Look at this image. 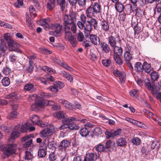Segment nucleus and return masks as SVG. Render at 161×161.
Wrapping results in <instances>:
<instances>
[{
    "label": "nucleus",
    "mask_w": 161,
    "mask_h": 161,
    "mask_svg": "<svg viewBox=\"0 0 161 161\" xmlns=\"http://www.w3.org/2000/svg\"><path fill=\"white\" fill-rule=\"evenodd\" d=\"M101 10V6L97 3H95L92 6L89 7L86 11V14L88 18L94 19Z\"/></svg>",
    "instance_id": "nucleus-1"
},
{
    "label": "nucleus",
    "mask_w": 161,
    "mask_h": 161,
    "mask_svg": "<svg viewBox=\"0 0 161 161\" xmlns=\"http://www.w3.org/2000/svg\"><path fill=\"white\" fill-rule=\"evenodd\" d=\"M80 19L81 21L84 22L86 24V26L89 25H92L94 29L97 30V20L95 19H91L89 20L86 21L87 16L83 13H82L80 15Z\"/></svg>",
    "instance_id": "nucleus-2"
},
{
    "label": "nucleus",
    "mask_w": 161,
    "mask_h": 161,
    "mask_svg": "<svg viewBox=\"0 0 161 161\" xmlns=\"http://www.w3.org/2000/svg\"><path fill=\"white\" fill-rule=\"evenodd\" d=\"M76 16L75 13H73L70 15H65L63 17V24L64 28L70 27L71 24L73 23L74 20L76 19Z\"/></svg>",
    "instance_id": "nucleus-3"
},
{
    "label": "nucleus",
    "mask_w": 161,
    "mask_h": 161,
    "mask_svg": "<svg viewBox=\"0 0 161 161\" xmlns=\"http://www.w3.org/2000/svg\"><path fill=\"white\" fill-rule=\"evenodd\" d=\"M53 116L58 119L62 121L65 120L66 122H70L76 120L74 117H69L67 119L65 118L66 114L63 111L56 112L53 114Z\"/></svg>",
    "instance_id": "nucleus-4"
},
{
    "label": "nucleus",
    "mask_w": 161,
    "mask_h": 161,
    "mask_svg": "<svg viewBox=\"0 0 161 161\" xmlns=\"http://www.w3.org/2000/svg\"><path fill=\"white\" fill-rule=\"evenodd\" d=\"M9 49L10 51H14L20 53H22V50L20 49V46L19 44L13 40H10L8 41Z\"/></svg>",
    "instance_id": "nucleus-5"
},
{
    "label": "nucleus",
    "mask_w": 161,
    "mask_h": 161,
    "mask_svg": "<svg viewBox=\"0 0 161 161\" xmlns=\"http://www.w3.org/2000/svg\"><path fill=\"white\" fill-rule=\"evenodd\" d=\"M16 147V144L13 143L7 146L6 147L3 149L2 151L4 154L7 156H9L15 153Z\"/></svg>",
    "instance_id": "nucleus-6"
},
{
    "label": "nucleus",
    "mask_w": 161,
    "mask_h": 161,
    "mask_svg": "<svg viewBox=\"0 0 161 161\" xmlns=\"http://www.w3.org/2000/svg\"><path fill=\"white\" fill-rule=\"evenodd\" d=\"M108 43L111 47H113L116 45L117 42H119L121 40L119 36L118 35L115 36H109L108 37Z\"/></svg>",
    "instance_id": "nucleus-7"
},
{
    "label": "nucleus",
    "mask_w": 161,
    "mask_h": 161,
    "mask_svg": "<svg viewBox=\"0 0 161 161\" xmlns=\"http://www.w3.org/2000/svg\"><path fill=\"white\" fill-rule=\"evenodd\" d=\"M30 120L34 125H37L41 127H44L47 126L46 124L40 120L39 117L37 115H33L31 118Z\"/></svg>",
    "instance_id": "nucleus-8"
},
{
    "label": "nucleus",
    "mask_w": 161,
    "mask_h": 161,
    "mask_svg": "<svg viewBox=\"0 0 161 161\" xmlns=\"http://www.w3.org/2000/svg\"><path fill=\"white\" fill-rule=\"evenodd\" d=\"M114 75L116 77H119L120 82L124 84L126 80V75L123 71H121L117 69L114 70L113 72Z\"/></svg>",
    "instance_id": "nucleus-9"
},
{
    "label": "nucleus",
    "mask_w": 161,
    "mask_h": 161,
    "mask_svg": "<svg viewBox=\"0 0 161 161\" xmlns=\"http://www.w3.org/2000/svg\"><path fill=\"white\" fill-rule=\"evenodd\" d=\"M146 86L149 90H151L153 94L157 93L159 88L155 86L154 83L151 82L149 80L146 83Z\"/></svg>",
    "instance_id": "nucleus-10"
},
{
    "label": "nucleus",
    "mask_w": 161,
    "mask_h": 161,
    "mask_svg": "<svg viewBox=\"0 0 161 161\" xmlns=\"http://www.w3.org/2000/svg\"><path fill=\"white\" fill-rule=\"evenodd\" d=\"M58 102L62 103L68 109L73 111L75 110L76 109V107L74 105L66 100L63 99H59L58 100Z\"/></svg>",
    "instance_id": "nucleus-11"
},
{
    "label": "nucleus",
    "mask_w": 161,
    "mask_h": 161,
    "mask_svg": "<svg viewBox=\"0 0 161 161\" xmlns=\"http://www.w3.org/2000/svg\"><path fill=\"white\" fill-rule=\"evenodd\" d=\"M70 145V142L67 140L64 139L61 142L58 146V149L61 151H65Z\"/></svg>",
    "instance_id": "nucleus-12"
},
{
    "label": "nucleus",
    "mask_w": 161,
    "mask_h": 161,
    "mask_svg": "<svg viewBox=\"0 0 161 161\" xmlns=\"http://www.w3.org/2000/svg\"><path fill=\"white\" fill-rule=\"evenodd\" d=\"M45 104V102L43 99L36 100L34 104L32 105L31 107L33 110H35V109L37 108H42L44 106Z\"/></svg>",
    "instance_id": "nucleus-13"
},
{
    "label": "nucleus",
    "mask_w": 161,
    "mask_h": 161,
    "mask_svg": "<svg viewBox=\"0 0 161 161\" xmlns=\"http://www.w3.org/2000/svg\"><path fill=\"white\" fill-rule=\"evenodd\" d=\"M20 125L19 124L17 125L14 127V129L16 130H19L23 133L27 131L28 130V123H26L21 126L20 128Z\"/></svg>",
    "instance_id": "nucleus-14"
},
{
    "label": "nucleus",
    "mask_w": 161,
    "mask_h": 161,
    "mask_svg": "<svg viewBox=\"0 0 161 161\" xmlns=\"http://www.w3.org/2000/svg\"><path fill=\"white\" fill-rule=\"evenodd\" d=\"M100 25L102 30L105 32L109 31V26L108 22L107 21L105 20L101 21Z\"/></svg>",
    "instance_id": "nucleus-15"
},
{
    "label": "nucleus",
    "mask_w": 161,
    "mask_h": 161,
    "mask_svg": "<svg viewBox=\"0 0 161 161\" xmlns=\"http://www.w3.org/2000/svg\"><path fill=\"white\" fill-rule=\"evenodd\" d=\"M33 96H35L37 99L47 98L51 97V95L49 93L42 92L37 95L33 94Z\"/></svg>",
    "instance_id": "nucleus-16"
},
{
    "label": "nucleus",
    "mask_w": 161,
    "mask_h": 161,
    "mask_svg": "<svg viewBox=\"0 0 161 161\" xmlns=\"http://www.w3.org/2000/svg\"><path fill=\"white\" fill-rule=\"evenodd\" d=\"M100 45L102 51L104 53H108L110 50L109 45L105 42H101Z\"/></svg>",
    "instance_id": "nucleus-17"
},
{
    "label": "nucleus",
    "mask_w": 161,
    "mask_h": 161,
    "mask_svg": "<svg viewBox=\"0 0 161 161\" xmlns=\"http://www.w3.org/2000/svg\"><path fill=\"white\" fill-rule=\"evenodd\" d=\"M70 27L64 28L65 34V38L68 40L74 37L72 35L71 32L70 31Z\"/></svg>",
    "instance_id": "nucleus-18"
},
{
    "label": "nucleus",
    "mask_w": 161,
    "mask_h": 161,
    "mask_svg": "<svg viewBox=\"0 0 161 161\" xmlns=\"http://www.w3.org/2000/svg\"><path fill=\"white\" fill-rule=\"evenodd\" d=\"M92 25H88L86 26V28L85 27V29L84 30V33L85 36L86 38L90 37V36L91 35V32L92 29Z\"/></svg>",
    "instance_id": "nucleus-19"
},
{
    "label": "nucleus",
    "mask_w": 161,
    "mask_h": 161,
    "mask_svg": "<svg viewBox=\"0 0 161 161\" xmlns=\"http://www.w3.org/2000/svg\"><path fill=\"white\" fill-rule=\"evenodd\" d=\"M90 40L92 43L97 45L100 43V39L96 35L92 34L90 36Z\"/></svg>",
    "instance_id": "nucleus-20"
},
{
    "label": "nucleus",
    "mask_w": 161,
    "mask_h": 161,
    "mask_svg": "<svg viewBox=\"0 0 161 161\" xmlns=\"http://www.w3.org/2000/svg\"><path fill=\"white\" fill-rule=\"evenodd\" d=\"M50 20L48 18L41 19L39 21V24L43 26L46 28L49 27V25H48V24Z\"/></svg>",
    "instance_id": "nucleus-21"
},
{
    "label": "nucleus",
    "mask_w": 161,
    "mask_h": 161,
    "mask_svg": "<svg viewBox=\"0 0 161 161\" xmlns=\"http://www.w3.org/2000/svg\"><path fill=\"white\" fill-rule=\"evenodd\" d=\"M114 53L115 54L114 56H121L123 53V50L122 48L117 46L113 47Z\"/></svg>",
    "instance_id": "nucleus-22"
},
{
    "label": "nucleus",
    "mask_w": 161,
    "mask_h": 161,
    "mask_svg": "<svg viewBox=\"0 0 161 161\" xmlns=\"http://www.w3.org/2000/svg\"><path fill=\"white\" fill-rule=\"evenodd\" d=\"M24 89L26 91L32 92L34 91L35 88L33 84L28 83L26 84L24 86Z\"/></svg>",
    "instance_id": "nucleus-23"
},
{
    "label": "nucleus",
    "mask_w": 161,
    "mask_h": 161,
    "mask_svg": "<svg viewBox=\"0 0 161 161\" xmlns=\"http://www.w3.org/2000/svg\"><path fill=\"white\" fill-rule=\"evenodd\" d=\"M116 143L118 146L122 147L126 145L127 142L125 138L120 137L117 140Z\"/></svg>",
    "instance_id": "nucleus-24"
},
{
    "label": "nucleus",
    "mask_w": 161,
    "mask_h": 161,
    "mask_svg": "<svg viewBox=\"0 0 161 161\" xmlns=\"http://www.w3.org/2000/svg\"><path fill=\"white\" fill-rule=\"evenodd\" d=\"M131 53L129 52H125L124 54V58L127 64H129L130 61L132 59V57Z\"/></svg>",
    "instance_id": "nucleus-25"
},
{
    "label": "nucleus",
    "mask_w": 161,
    "mask_h": 161,
    "mask_svg": "<svg viewBox=\"0 0 161 161\" xmlns=\"http://www.w3.org/2000/svg\"><path fill=\"white\" fill-rule=\"evenodd\" d=\"M69 122L68 124V128L71 130H77L79 128V126L76 123L74 122ZM68 123V122H67Z\"/></svg>",
    "instance_id": "nucleus-26"
},
{
    "label": "nucleus",
    "mask_w": 161,
    "mask_h": 161,
    "mask_svg": "<svg viewBox=\"0 0 161 161\" xmlns=\"http://www.w3.org/2000/svg\"><path fill=\"white\" fill-rule=\"evenodd\" d=\"M134 68L137 72H142L143 71V65L139 62H137L135 64Z\"/></svg>",
    "instance_id": "nucleus-27"
},
{
    "label": "nucleus",
    "mask_w": 161,
    "mask_h": 161,
    "mask_svg": "<svg viewBox=\"0 0 161 161\" xmlns=\"http://www.w3.org/2000/svg\"><path fill=\"white\" fill-rule=\"evenodd\" d=\"M52 131V129L50 128V127H48L41 131L40 133L43 136L46 137Z\"/></svg>",
    "instance_id": "nucleus-28"
},
{
    "label": "nucleus",
    "mask_w": 161,
    "mask_h": 161,
    "mask_svg": "<svg viewBox=\"0 0 161 161\" xmlns=\"http://www.w3.org/2000/svg\"><path fill=\"white\" fill-rule=\"evenodd\" d=\"M143 71L147 73H149L151 70V67L150 64H148L147 62H144L143 64Z\"/></svg>",
    "instance_id": "nucleus-29"
},
{
    "label": "nucleus",
    "mask_w": 161,
    "mask_h": 161,
    "mask_svg": "<svg viewBox=\"0 0 161 161\" xmlns=\"http://www.w3.org/2000/svg\"><path fill=\"white\" fill-rule=\"evenodd\" d=\"M87 157H89L90 160L92 161L96 160L99 157L98 153H90L86 154Z\"/></svg>",
    "instance_id": "nucleus-30"
},
{
    "label": "nucleus",
    "mask_w": 161,
    "mask_h": 161,
    "mask_svg": "<svg viewBox=\"0 0 161 161\" xmlns=\"http://www.w3.org/2000/svg\"><path fill=\"white\" fill-rule=\"evenodd\" d=\"M80 133L82 136L86 137L89 134V131L87 128L84 127L80 129Z\"/></svg>",
    "instance_id": "nucleus-31"
},
{
    "label": "nucleus",
    "mask_w": 161,
    "mask_h": 161,
    "mask_svg": "<svg viewBox=\"0 0 161 161\" xmlns=\"http://www.w3.org/2000/svg\"><path fill=\"white\" fill-rule=\"evenodd\" d=\"M18 115V113L17 111H12L8 116L7 118L10 119L16 118Z\"/></svg>",
    "instance_id": "nucleus-32"
},
{
    "label": "nucleus",
    "mask_w": 161,
    "mask_h": 161,
    "mask_svg": "<svg viewBox=\"0 0 161 161\" xmlns=\"http://www.w3.org/2000/svg\"><path fill=\"white\" fill-rule=\"evenodd\" d=\"M115 8L116 10L119 12H122L124 9V7L123 5L119 2L116 3Z\"/></svg>",
    "instance_id": "nucleus-33"
},
{
    "label": "nucleus",
    "mask_w": 161,
    "mask_h": 161,
    "mask_svg": "<svg viewBox=\"0 0 161 161\" xmlns=\"http://www.w3.org/2000/svg\"><path fill=\"white\" fill-rule=\"evenodd\" d=\"M60 8L61 10L64 11L66 7L65 0H57Z\"/></svg>",
    "instance_id": "nucleus-34"
},
{
    "label": "nucleus",
    "mask_w": 161,
    "mask_h": 161,
    "mask_svg": "<svg viewBox=\"0 0 161 161\" xmlns=\"http://www.w3.org/2000/svg\"><path fill=\"white\" fill-rule=\"evenodd\" d=\"M49 27H50L52 30H56L58 29H60V28H61V29H62V25L58 23L51 24L49 25Z\"/></svg>",
    "instance_id": "nucleus-35"
},
{
    "label": "nucleus",
    "mask_w": 161,
    "mask_h": 161,
    "mask_svg": "<svg viewBox=\"0 0 161 161\" xmlns=\"http://www.w3.org/2000/svg\"><path fill=\"white\" fill-rule=\"evenodd\" d=\"M1 82L4 86H7L10 84V79L8 77H4L2 80Z\"/></svg>",
    "instance_id": "nucleus-36"
},
{
    "label": "nucleus",
    "mask_w": 161,
    "mask_h": 161,
    "mask_svg": "<svg viewBox=\"0 0 161 161\" xmlns=\"http://www.w3.org/2000/svg\"><path fill=\"white\" fill-rule=\"evenodd\" d=\"M47 154V152L45 149L44 148L39 149L38 151V155L41 158L44 157Z\"/></svg>",
    "instance_id": "nucleus-37"
},
{
    "label": "nucleus",
    "mask_w": 161,
    "mask_h": 161,
    "mask_svg": "<svg viewBox=\"0 0 161 161\" xmlns=\"http://www.w3.org/2000/svg\"><path fill=\"white\" fill-rule=\"evenodd\" d=\"M129 93L130 96L134 98H136L138 95V91L135 89L131 90Z\"/></svg>",
    "instance_id": "nucleus-38"
},
{
    "label": "nucleus",
    "mask_w": 161,
    "mask_h": 161,
    "mask_svg": "<svg viewBox=\"0 0 161 161\" xmlns=\"http://www.w3.org/2000/svg\"><path fill=\"white\" fill-rule=\"evenodd\" d=\"M102 63L104 66L108 67H109L111 64V61L109 59H105L102 60Z\"/></svg>",
    "instance_id": "nucleus-39"
},
{
    "label": "nucleus",
    "mask_w": 161,
    "mask_h": 161,
    "mask_svg": "<svg viewBox=\"0 0 161 161\" xmlns=\"http://www.w3.org/2000/svg\"><path fill=\"white\" fill-rule=\"evenodd\" d=\"M34 63L33 62L30 61L29 65L26 69L27 71L30 73H31L33 71L34 69Z\"/></svg>",
    "instance_id": "nucleus-40"
},
{
    "label": "nucleus",
    "mask_w": 161,
    "mask_h": 161,
    "mask_svg": "<svg viewBox=\"0 0 161 161\" xmlns=\"http://www.w3.org/2000/svg\"><path fill=\"white\" fill-rule=\"evenodd\" d=\"M56 144L54 141H52L48 142L47 146L48 147L53 150L55 149Z\"/></svg>",
    "instance_id": "nucleus-41"
},
{
    "label": "nucleus",
    "mask_w": 161,
    "mask_h": 161,
    "mask_svg": "<svg viewBox=\"0 0 161 161\" xmlns=\"http://www.w3.org/2000/svg\"><path fill=\"white\" fill-rule=\"evenodd\" d=\"M41 69L46 72L47 73L49 72L50 73H51L52 72L54 73L55 72L54 70H53L52 69L50 68L47 66H43L41 68Z\"/></svg>",
    "instance_id": "nucleus-42"
},
{
    "label": "nucleus",
    "mask_w": 161,
    "mask_h": 161,
    "mask_svg": "<svg viewBox=\"0 0 161 161\" xmlns=\"http://www.w3.org/2000/svg\"><path fill=\"white\" fill-rule=\"evenodd\" d=\"M102 130L100 127H96L93 130V134L94 135L97 136L101 135L102 133Z\"/></svg>",
    "instance_id": "nucleus-43"
},
{
    "label": "nucleus",
    "mask_w": 161,
    "mask_h": 161,
    "mask_svg": "<svg viewBox=\"0 0 161 161\" xmlns=\"http://www.w3.org/2000/svg\"><path fill=\"white\" fill-rule=\"evenodd\" d=\"M29 12L32 18L35 17L36 15V11L32 6H31L29 8Z\"/></svg>",
    "instance_id": "nucleus-44"
},
{
    "label": "nucleus",
    "mask_w": 161,
    "mask_h": 161,
    "mask_svg": "<svg viewBox=\"0 0 161 161\" xmlns=\"http://www.w3.org/2000/svg\"><path fill=\"white\" fill-rule=\"evenodd\" d=\"M121 56H114V59L116 63L119 65H121L123 62L120 58Z\"/></svg>",
    "instance_id": "nucleus-45"
},
{
    "label": "nucleus",
    "mask_w": 161,
    "mask_h": 161,
    "mask_svg": "<svg viewBox=\"0 0 161 161\" xmlns=\"http://www.w3.org/2000/svg\"><path fill=\"white\" fill-rule=\"evenodd\" d=\"M84 36L82 32L79 31L77 35V39L79 42H81L83 41Z\"/></svg>",
    "instance_id": "nucleus-46"
},
{
    "label": "nucleus",
    "mask_w": 161,
    "mask_h": 161,
    "mask_svg": "<svg viewBox=\"0 0 161 161\" xmlns=\"http://www.w3.org/2000/svg\"><path fill=\"white\" fill-rule=\"evenodd\" d=\"M54 84L58 90L62 89L64 86V83L60 81H56Z\"/></svg>",
    "instance_id": "nucleus-47"
},
{
    "label": "nucleus",
    "mask_w": 161,
    "mask_h": 161,
    "mask_svg": "<svg viewBox=\"0 0 161 161\" xmlns=\"http://www.w3.org/2000/svg\"><path fill=\"white\" fill-rule=\"evenodd\" d=\"M20 136V133L17 131H13L10 136V138L14 139Z\"/></svg>",
    "instance_id": "nucleus-48"
},
{
    "label": "nucleus",
    "mask_w": 161,
    "mask_h": 161,
    "mask_svg": "<svg viewBox=\"0 0 161 161\" xmlns=\"http://www.w3.org/2000/svg\"><path fill=\"white\" fill-rule=\"evenodd\" d=\"M152 79L153 80H157L159 77V75L157 72L155 71H153L150 75Z\"/></svg>",
    "instance_id": "nucleus-49"
},
{
    "label": "nucleus",
    "mask_w": 161,
    "mask_h": 161,
    "mask_svg": "<svg viewBox=\"0 0 161 161\" xmlns=\"http://www.w3.org/2000/svg\"><path fill=\"white\" fill-rule=\"evenodd\" d=\"M77 25L79 28L80 30L85 29L86 28V24L84 22H83L81 21H78L77 23Z\"/></svg>",
    "instance_id": "nucleus-50"
},
{
    "label": "nucleus",
    "mask_w": 161,
    "mask_h": 161,
    "mask_svg": "<svg viewBox=\"0 0 161 161\" xmlns=\"http://www.w3.org/2000/svg\"><path fill=\"white\" fill-rule=\"evenodd\" d=\"M55 3L51 1L48 0L47 3V8L49 9H52L54 7Z\"/></svg>",
    "instance_id": "nucleus-51"
},
{
    "label": "nucleus",
    "mask_w": 161,
    "mask_h": 161,
    "mask_svg": "<svg viewBox=\"0 0 161 161\" xmlns=\"http://www.w3.org/2000/svg\"><path fill=\"white\" fill-rule=\"evenodd\" d=\"M32 154L30 152L27 151L25 152V159L30 160L33 158Z\"/></svg>",
    "instance_id": "nucleus-52"
},
{
    "label": "nucleus",
    "mask_w": 161,
    "mask_h": 161,
    "mask_svg": "<svg viewBox=\"0 0 161 161\" xmlns=\"http://www.w3.org/2000/svg\"><path fill=\"white\" fill-rule=\"evenodd\" d=\"M17 94V93L15 92L10 93L7 96V98L10 99L9 101H11L12 100H14V99H16V96Z\"/></svg>",
    "instance_id": "nucleus-53"
},
{
    "label": "nucleus",
    "mask_w": 161,
    "mask_h": 161,
    "mask_svg": "<svg viewBox=\"0 0 161 161\" xmlns=\"http://www.w3.org/2000/svg\"><path fill=\"white\" fill-rule=\"evenodd\" d=\"M105 149V147L103 145L101 144H99L96 147V150L98 152L104 151Z\"/></svg>",
    "instance_id": "nucleus-54"
},
{
    "label": "nucleus",
    "mask_w": 161,
    "mask_h": 161,
    "mask_svg": "<svg viewBox=\"0 0 161 161\" xmlns=\"http://www.w3.org/2000/svg\"><path fill=\"white\" fill-rule=\"evenodd\" d=\"M132 142L134 145H138L141 143V140L138 137H135L132 140Z\"/></svg>",
    "instance_id": "nucleus-55"
},
{
    "label": "nucleus",
    "mask_w": 161,
    "mask_h": 161,
    "mask_svg": "<svg viewBox=\"0 0 161 161\" xmlns=\"http://www.w3.org/2000/svg\"><path fill=\"white\" fill-rule=\"evenodd\" d=\"M69 41L73 47H75L76 46L77 42L76 39L74 37L69 40Z\"/></svg>",
    "instance_id": "nucleus-56"
},
{
    "label": "nucleus",
    "mask_w": 161,
    "mask_h": 161,
    "mask_svg": "<svg viewBox=\"0 0 161 161\" xmlns=\"http://www.w3.org/2000/svg\"><path fill=\"white\" fill-rule=\"evenodd\" d=\"M0 26H3L5 28H8L9 29H11L12 28V26L10 25L3 22L1 21H0Z\"/></svg>",
    "instance_id": "nucleus-57"
},
{
    "label": "nucleus",
    "mask_w": 161,
    "mask_h": 161,
    "mask_svg": "<svg viewBox=\"0 0 161 161\" xmlns=\"http://www.w3.org/2000/svg\"><path fill=\"white\" fill-rule=\"evenodd\" d=\"M32 143V140L29 139L28 141L25 142V143L23 145V147L24 148H28Z\"/></svg>",
    "instance_id": "nucleus-58"
},
{
    "label": "nucleus",
    "mask_w": 161,
    "mask_h": 161,
    "mask_svg": "<svg viewBox=\"0 0 161 161\" xmlns=\"http://www.w3.org/2000/svg\"><path fill=\"white\" fill-rule=\"evenodd\" d=\"M40 80L42 83L45 85H47L49 84V82L47 80V76L40 78Z\"/></svg>",
    "instance_id": "nucleus-59"
},
{
    "label": "nucleus",
    "mask_w": 161,
    "mask_h": 161,
    "mask_svg": "<svg viewBox=\"0 0 161 161\" xmlns=\"http://www.w3.org/2000/svg\"><path fill=\"white\" fill-rule=\"evenodd\" d=\"M48 89L51 91L53 92H57L58 91V90L54 83L53 85L50 86L49 87Z\"/></svg>",
    "instance_id": "nucleus-60"
},
{
    "label": "nucleus",
    "mask_w": 161,
    "mask_h": 161,
    "mask_svg": "<svg viewBox=\"0 0 161 161\" xmlns=\"http://www.w3.org/2000/svg\"><path fill=\"white\" fill-rule=\"evenodd\" d=\"M49 159L51 161H54L56 159V157L53 152L51 153L49 155Z\"/></svg>",
    "instance_id": "nucleus-61"
},
{
    "label": "nucleus",
    "mask_w": 161,
    "mask_h": 161,
    "mask_svg": "<svg viewBox=\"0 0 161 161\" xmlns=\"http://www.w3.org/2000/svg\"><path fill=\"white\" fill-rule=\"evenodd\" d=\"M23 0H17V2L14 3V6L16 8H19L23 4Z\"/></svg>",
    "instance_id": "nucleus-62"
},
{
    "label": "nucleus",
    "mask_w": 161,
    "mask_h": 161,
    "mask_svg": "<svg viewBox=\"0 0 161 161\" xmlns=\"http://www.w3.org/2000/svg\"><path fill=\"white\" fill-rule=\"evenodd\" d=\"M17 59V56L14 54H11L9 56V60L11 62H14Z\"/></svg>",
    "instance_id": "nucleus-63"
},
{
    "label": "nucleus",
    "mask_w": 161,
    "mask_h": 161,
    "mask_svg": "<svg viewBox=\"0 0 161 161\" xmlns=\"http://www.w3.org/2000/svg\"><path fill=\"white\" fill-rule=\"evenodd\" d=\"M156 9L157 12L161 14V2L156 4Z\"/></svg>",
    "instance_id": "nucleus-64"
}]
</instances>
